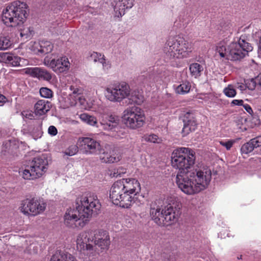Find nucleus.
Segmentation results:
<instances>
[{
  "instance_id": "nucleus-1",
  "label": "nucleus",
  "mask_w": 261,
  "mask_h": 261,
  "mask_svg": "<svg viewBox=\"0 0 261 261\" xmlns=\"http://www.w3.org/2000/svg\"><path fill=\"white\" fill-rule=\"evenodd\" d=\"M76 208L68 209L64 215V223L69 227L83 228L92 214L97 215L100 204L97 197L83 196L76 200Z\"/></svg>"
},
{
  "instance_id": "nucleus-2",
  "label": "nucleus",
  "mask_w": 261,
  "mask_h": 261,
  "mask_svg": "<svg viewBox=\"0 0 261 261\" xmlns=\"http://www.w3.org/2000/svg\"><path fill=\"white\" fill-rule=\"evenodd\" d=\"M110 244V237L106 231L97 232L91 230L80 233L77 237V248L81 251H87L93 255L107 250Z\"/></svg>"
},
{
  "instance_id": "nucleus-3",
  "label": "nucleus",
  "mask_w": 261,
  "mask_h": 261,
  "mask_svg": "<svg viewBox=\"0 0 261 261\" xmlns=\"http://www.w3.org/2000/svg\"><path fill=\"white\" fill-rule=\"evenodd\" d=\"M245 35H242L238 42H232L228 46L223 41L220 42L216 46V52L221 58L230 61L240 60L252 51L253 47L246 41Z\"/></svg>"
},
{
  "instance_id": "nucleus-4",
  "label": "nucleus",
  "mask_w": 261,
  "mask_h": 261,
  "mask_svg": "<svg viewBox=\"0 0 261 261\" xmlns=\"http://www.w3.org/2000/svg\"><path fill=\"white\" fill-rule=\"evenodd\" d=\"M193 49L192 43L179 36L170 37L164 47V53L169 59H184L190 56Z\"/></svg>"
},
{
  "instance_id": "nucleus-5",
  "label": "nucleus",
  "mask_w": 261,
  "mask_h": 261,
  "mask_svg": "<svg viewBox=\"0 0 261 261\" xmlns=\"http://www.w3.org/2000/svg\"><path fill=\"white\" fill-rule=\"evenodd\" d=\"M195 153L190 148L180 147L173 151L171 156L172 165L179 171L176 178L178 176L182 177L184 174L189 175L190 172L188 170L195 164Z\"/></svg>"
},
{
  "instance_id": "nucleus-6",
  "label": "nucleus",
  "mask_w": 261,
  "mask_h": 261,
  "mask_svg": "<svg viewBox=\"0 0 261 261\" xmlns=\"http://www.w3.org/2000/svg\"><path fill=\"white\" fill-rule=\"evenodd\" d=\"M3 19L6 23H11V27H15L23 23L28 16L26 3L19 1L8 5L3 11Z\"/></svg>"
},
{
  "instance_id": "nucleus-7",
  "label": "nucleus",
  "mask_w": 261,
  "mask_h": 261,
  "mask_svg": "<svg viewBox=\"0 0 261 261\" xmlns=\"http://www.w3.org/2000/svg\"><path fill=\"white\" fill-rule=\"evenodd\" d=\"M180 208L168 204L161 212L159 207L151 205L150 214L152 220L159 226H168L176 221L180 214Z\"/></svg>"
},
{
  "instance_id": "nucleus-8",
  "label": "nucleus",
  "mask_w": 261,
  "mask_h": 261,
  "mask_svg": "<svg viewBox=\"0 0 261 261\" xmlns=\"http://www.w3.org/2000/svg\"><path fill=\"white\" fill-rule=\"evenodd\" d=\"M110 198L116 205L128 208L134 202V198L125 190L124 184L122 180H116L112 186Z\"/></svg>"
},
{
  "instance_id": "nucleus-9",
  "label": "nucleus",
  "mask_w": 261,
  "mask_h": 261,
  "mask_svg": "<svg viewBox=\"0 0 261 261\" xmlns=\"http://www.w3.org/2000/svg\"><path fill=\"white\" fill-rule=\"evenodd\" d=\"M47 165V160L44 156L35 158L31 163V170L25 169L23 171V178L36 179L41 177L45 172Z\"/></svg>"
},
{
  "instance_id": "nucleus-10",
  "label": "nucleus",
  "mask_w": 261,
  "mask_h": 261,
  "mask_svg": "<svg viewBox=\"0 0 261 261\" xmlns=\"http://www.w3.org/2000/svg\"><path fill=\"white\" fill-rule=\"evenodd\" d=\"M124 120L126 125L132 129L142 127L145 123V115L138 107L128 108L124 111Z\"/></svg>"
},
{
  "instance_id": "nucleus-11",
  "label": "nucleus",
  "mask_w": 261,
  "mask_h": 261,
  "mask_svg": "<svg viewBox=\"0 0 261 261\" xmlns=\"http://www.w3.org/2000/svg\"><path fill=\"white\" fill-rule=\"evenodd\" d=\"M130 88L129 85L124 82L114 85L106 89V97L112 102L122 101L129 97Z\"/></svg>"
},
{
  "instance_id": "nucleus-12",
  "label": "nucleus",
  "mask_w": 261,
  "mask_h": 261,
  "mask_svg": "<svg viewBox=\"0 0 261 261\" xmlns=\"http://www.w3.org/2000/svg\"><path fill=\"white\" fill-rule=\"evenodd\" d=\"M210 180H176L178 188L185 194L192 195L205 189Z\"/></svg>"
},
{
  "instance_id": "nucleus-13",
  "label": "nucleus",
  "mask_w": 261,
  "mask_h": 261,
  "mask_svg": "<svg viewBox=\"0 0 261 261\" xmlns=\"http://www.w3.org/2000/svg\"><path fill=\"white\" fill-rule=\"evenodd\" d=\"M45 207L46 204L44 202H40L33 198L23 200L20 208L24 214L35 216L44 212Z\"/></svg>"
},
{
  "instance_id": "nucleus-14",
  "label": "nucleus",
  "mask_w": 261,
  "mask_h": 261,
  "mask_svg": "<svg viewBox=\"0 0 261 261\" xmlns=\"http://www.w3.org/2000/svg\"><path fill=\"white\" fill-rule=\"evenodd\" d=\"M77 145L81 150L87 154H97L100 153L101 150L100 143L91 138H79Z\"/></svg>"
},
{
  "instance_id": "nucleus-15",
  "label": "nucleus",
  "mask_w": 261,
  "mask_h": 261,
  "mask_svg": "<svg viewBox=\"0 0 261 261\" xmlns=\"http://www.w3.org/2000/svg\"><path fill=\"white\" fill-rule=\"evenodd\" d=\"M44 63L47 66L50 67L54 71L59 73L68 70L69 68V62L66 57H61L57 59H49L45 58Z\"/></svg>"
},
{
  "instance_id": "nucleus-16",
  "label": "nucleus",
  "mask_w": 261,
  "mask_h": 261,
  "mask_svg": "<svg viewBox=\"0 0 261 261\" xmlns=\"http://www.w3.org/2000/svg\"><path fill=\"white\" fill-rule=\"evenodd\" d=\"M217 173V171H213L212 173L210 167L201 165L197 167L195 171L190 172L189 175H187V177L194 178L196 176L199 179H211L213 177L214 179H215L217 178L215 176Z\"/></svg>"
},
{
  "instance_id": "nucleus-17",
  "label": "nucleus",
  "mask_w": 261,
  "mask_h": 261,
  "mask_svg": "<svg viewBox=\"0 0 261 261\" xmlns=\"http://www.w3.org/2000/svg\"><path fill=\"white\" fill-rule=\"evenodd\" d=\"M184 127L182 130L183 136H186L190 132L194 131L197 126L194 114L190 112H186L183 116Z\"/></svg>"
},
{
  "instance_id": "nucleus-18",
  "label": "nucleus",
  "mask_w": 261,
  "mask_h": 261,
  "mask_svg": "<svg viewBox=\"0 0 261 261\" xmlns=\"http://www.w3.org/2000/svg\"><path fill=\"white\" fill-rule=\"evenodd\" d=\"M99 159L102 163L112 164L120 161L121 155L115 150H106L100 153Z\"/></svg>"
},
{
  "instance_id": "nucleus-19",
  "label": "nucleus",
  "mask_w": 261,
  "mask_h": 261,
  "mask_svg": "<svg viewBox=\"0 0 261 261\" xmlns=\"http://www.w3.org/2000/svg\"><path fill=\"white\" fill-rule=\"evenodd\" d=\"M134 5V0H118L114 7L115 15L121 17L125 14V9L131 8Z\"/></svg>"
},
{
  "instance_id": "nucleus-20",
  "label": "nucleus",
  "mask_w": 261,
  "mask_h": 261,
  "mask_svg": "<svg viewBox=\"0 0 261 261\" xmlns=\"http://www.w3.org/2000/svg\"><path fill=\"white\" fill-rule=\"evenodd\" d=\"M25 73L30 74L32 76L49 81L51 79L50 73L45 69L39 67L27 68L25 69Z\"/></svg>"
},
{
  "instance_id": "nucleus-21",
  "label": "nucleus",
  "mask_w": 261,
  "mask_h": 261,
  "mask_svg": "<svg viewBox=\"0 0 261 261\" xmlns=\"http://www.w3.org/2000/svg\"><path fill=\"white\" fill-rule=\"evenodd\" d=\"M119 118L117 116L110 115L103 118L100 124L105 130H110L117 127L119 124Z\"/></svg>"
},
{
  "instance_id": "nucleus-22",
  "label": "nucleus",
  "mask_w": 261,
  "mask_h": 261,
  "mask_svg": "<svg viewBox=\"0 0 261 261\" xmlns=\"http://www.w3.org/2000/svg\"><path fill=\"white\" fill-rule=\"evenodd\" d=\"M0 61L8 66L17 67L20 65V58L9 53H0Z\"/></svg>"
},
{
  "instance_id": "nucleus-23",
  "label": "nucleus",
  "mask_w": 261,
  "mask_h": 261,
  "mask_svg": "<svg viewBox=\"0 0 261 261\" xmlns=\"http://www.w3.org/2000/svg\"><path fill=\"white\" fill-rule=\"evenodd\" d=\"M33 47L37 54H46L52 50L53 46L49 41L42 40L35 42Z\"/></svg>"
},
{
  "instance_id": "nucleus-24",
  "label": "nucleus",
  "mask_w": 261,
  "mask_h": 261,
  "mask_svg": "<svg viewBox=\"0 0 261 261\" xmlns=\"http://www.w3.org/2000/svg\"><path fill=\"white\" fill-rule=\"evenodd\" d=\"M50 102L47 100H38L34 106L35 113L39 116L45 114L50 109Z\"/></svg>"
},
{
  "instance_id": "nucleus-25",
  "label": "nucleus",
  "mask_w": 261,
  "mask_h": 261,
  "mask_svg": "<svg viewBox=\"0 0 261 261\" xmlns=\"http://www.w3.org/2000/svg\"><path fill=\"white\" fill-rule=\"evenodd\" d=\"M125 190L130 194L136 195L141 190L140 184L138 180H125Z\"/></svg>"
},
{
  "instance_id": "nucleus-26",
  "label": "nucleus",
  "mask_w": 261,
  "mask_h": 261,
  "mask_svg": "<svg viewBox=\"0 0 261 261\" xmlns=\"http://www.w3.org/2000/svg\"><path fill=\"white\" fill-rule=\"evenodd\" d=\"M50 261H77L70 254L62 251H57L51 257Z\"/></svg>"
},
{
  "instance_id": "nucleus-27",
  "label": "nucleus",
  "mask_w": 261,
  "mask_h": 261,
  "mask_svg": "<svg viewBox=\"0 0 261 261\" xmlns=\"http://www.w3.org/2000/svg\"><path fill=\"white\" fill-rule=\"evenodd\" d=\"M128 98L132 103L138 105L142 104L144 100L142 92L139 90H134L132 92L130 91V95Z\"/></svg>"
},
{
  "instance_id": "nucleus-28",
  "label": "nucleus",
  "mask_w": 261,
  "mask_h": 261,
  "mask_svg": "<svg viewBox=\"0 0 261 261\" xmlns=\"http://www.w3.org/2000/svg\"><path fill=\"white\" fill-rule=\"evenodd\" d=\"M189 70L191 75L195 78H197L201 75L203 71V67L199 63H194L190 65Z\"/></svg>"
},
{
  "instance_id": "nucleus-29",
  "label": "nucleus",
  "mask_w": 261,
  "mask_h": 261,
  "mask_svg": "<svg viewBox=\"0 0 261 261\" xmlns=\"http://www.w3.org/2000/svg\"><path fill=\"white\" fill-rule=\"evenodd\" d=\"M126 173V169L122 167L118 169H108L106 171V175L109 177L112 178H120L123 177V175Z\"/></svg>"
},
{
  "instance_id": "nucleus-30",
  "label": "nucleus",
  "mask_w": 261,
  "mask_h": 261,
  "mask_svg": "<svg viewBox=\"0 0 261 261\" xmlns=\"http://www.w3.org/2000/svg\"><path fill=\"white\" fill-rule=\"evenodd\" d=\"M191 87L190 83L188 81H185L177 87L176 91L178 94H184L189 92Z\"/></svg>"
},
{
  "instance_id": "nucleus-31",
  "label": "nucleus",
  "mask_w": 261,
  "mask_h": 261,
  "mask_svg": "<svg viewBox=\"0 0 261 261\" xmlns=\"http://www.w3.org/2000/svg\"><path fill=\"white\" fill-rule=\"evenodd\" d=\"M80 118L82 121L92 126H95L97 123V120L95 117L85 113L81 114Z\"/></svg>"
},
{
  "instance_id": "nucleus-32",
  "label": "nucleus",
  "mask_w": 261,
  "mask_h": 261,
  "mask_svg": "<svg viewBox=\"0 0 261 261\" xmlns=\"http://www.w3.org/2000/svg\"><path fill=\"white\" fill-rule=\"evenodd\" d=\"M12 45L9 37L5 36L0 37V50H6Z\"/></svg>"
},
{
  "instance_id": "nucleus-33",
  "label": "nucleus",
  "mask_w": 261,
  "mask_h": 261,
  "mask_svg": "<svg viewBox=\"0 0 261 261\" xmlns=\"http://www.w3.org/2000/svg\"><path fill=\"white\" fill-rule=\"evenodd\" d=\"M89 60L94 62H98L102 64L105 62L104 56L97 52L92 53L89 57Z\"/></svg>"
},
{
  "instance_id": "nucleus-34",
  "label": "nucleus",
  "mask_w": 261,
  "mask_h": 261,
  "mask_svg": "<svg viewBox=\"0 0 261 261\" xmlns=\"http://www.w3.org/2000/svg\"><path fill=\"white\" fill-rule=\"evenodd\" d=\"M143 138L146 141L153 143H160L162 141V139L155 134L146 135Z\"/></svg>"
},
{
  "instance_id": "nucleus-35",
  "label": "nucleus",
  "mask_w": 261,
  "mask_h": 261,
  "mask_svg": "<svg viewBox=\"0 0 261 261\" xmlns=\"http://www.w3.org/2000/svg\"><path fill=\"white\" fill-rule=\"evenodd\" d=\"M40 95L44 98H49L53 96V91L46 87H42L40 89Z\"/></svg>"
},
{
  "instance_id": "nucleus-36",
  "label": "nucleus",
  "mask_w": 261,
  "mask_h": 261,
  "mask_svg": "<svg viewBox=\"0 0 261 261\" xmlns=\"http://www.w3.org/2000/svg\"><path fill=\"white\" fill-rule=\"evenodd\" d=\"M79 148V145H72L65 151L64 153L67 155L72 156L77 152Z\"/></svg>"
},
{
  "instance_id": "nucleus-37",
  "label": "nucleus",
  "mask_w": 261,
  "mask_h": 261,
  "mask_svg": "<svg viewBox=\"0 0 261 261\" xmlns=\"http://www.w3.org/2000/svg\"><path fill=\"white\" fill-rule=\"evenodd\" d=\"M223 92L229 97H233L236 95V91L231 85H228L224 89Z\"/></svg>"
},
{
  "instance_id": "nucleus-38",
  "label": "nucleus",
  "mask_w": 261,
  "mask_h": 261,
  "mask_svg": "<svg viewBox=\"0 0 261 261\" xmlns=\"http://www.w3.org/2000/svg\"><path fill=\"white\" fill-rule=\"evenodd\" d=\"M256 86H257V82H256L255 78L252 79L246 83V88L250 90H254Z\"/></svg>"
},
{
  "instance_id": "nucleus-39",
  "label": "nucleus",
  "mask_w": 261,
  "mask_h": 261,
  "mask_svg": "<svg viewBox=\"0 0 261 261\" xmlns=\"http://www.w3.org/2000/svg\"><path fill=\"white\" fill-rule=\"evenodd\" d=\"M242 153L248 154L252 151V148L250 147V144L247 142L244 144L241 148Z\"/></svg>"
},
{
  "instance_id": "nucleus-40",
  "label": "nucleus",
  "mask_w": 261,
  "mask_h": 261,
  "mask_svg": "<svg viewBox=\"0 0 261 261\" xmlns=\"http://www.w3.org/2000/svg\"><path fill=\"white\" fill-rule=\"evenodd\" d=\"M234 141L233 140H228V141H220V144L225 147L227 150H229L232 146Z\"/></svg>"
},
{
  "instance_id": "nucleus-41",
  "label": "nucleus",
  "mask_w": 261,
  "mask_h": 261,
  "mask_svg": "<svg viewBox=\"0 0 261 261\" xmlns=\"http://www.w3.org/2000/svg\"><path fill=\"white\" fill-rule=\"evenodd\" d=\"M253 38L256 40V41L258 39H259V43H258V48L261 51V32L257 31L255 32L254 33L252 34Z\"/></svg>"
},
{
  "instance_id": "nucleus-42",
  "label": "nucleus",
  "mask_w": 261,
  "mask_h": 261,
  "mask_svg": "<svg viewBox=\"0 0 261 261\" xmlns=\"http://www.w3.org/2000/svg\"><path fill=\"white\" fill-rule=\"evenodd\" d=\"M70 89L72 91V94L74 97L76 95H81L82 93V90L81 89L76 88L73 86H70Z\"/></svg>"
},
{
  "instance_id": "nucleus-43",
  "label": "nucleus",
  "mask_w": 261,
  "mask_h": 261,
  "mask_svg": "<svg viewBox=\"0 0 261 261\" xmlns=\"http://www.w3.org/2000/svg\"><path fill=\"white\" fill-rule=\"evenodd\" d=\"M252 142H253L255 148L261 146V136L252 139Z\"/></svg>"
},
{
  "instance_id": "nucleus-44",
  "label": "nucleus",
  "mask_w": 261,
  "mask_h": 261,
  "mask_svg": "<svg viewBox=\"0 0 261 261\" xmlns=\"http://www.w3.org/2000/svg\"><path fill=\"white\" fill-rule=\"evenodd\" d=\"M48 133L51 136H55L58 133V130L56 127L53 125H51L48 129Z\"/></svg>"
},
{
  "instance_id": "nucleus-45",
  "label": "nucleus",
  "mask_w": 261,
  "mask_h": 261,
  "mask_svg": "<svg viewBox=\"0 0 261 261\" xmlns=\"http://www.w3.org/2000/svg\"><path fill=\"white\" fill-rule=\"evenodd\" d=\"M243 100L234 99L231 102V105H237V106H243Z\"/></svg>"
},
{
  "instance_id": "nucleus-46",
  "label": "nucleus",
  "mask_w": 261,
  "mask_h": 261,
  "mask_svg": "<svg viewBox=\"0 0 261 261\" xmlns=\"http://www.w3.org/2000/svg\"><path fill=\"white\" fill-rule=\"evenodd\" d=\"M244 108L246 110V111L250 114H252L253 113V110L251 107L248 105L245 104L243 105Z\"/></svg>"
},
{
  "instance_id": "nucleus-47",
  "label": "nucleus",
  "mask_w": 261,
  "mask_h": 261,
  "mask_svg": "<svg viewBox=\"0 0 261 261\" xmlns=\"http://www.w3.org/2000/svg\"><path fill=\"white\" fill-rule=\"evenodd\" d=\"M255 78L256 79V82H257V86L261 87V73L259 74Z\"/></svg>"
},
{
  "instance_id": "nucleus-48",
  "label": "nucleus",
  "mask_w": 261,
  "mask_h": 261,
  "mask_svg": "<svg viewBox=\"0 0 261 261\" xmlns=\"http://www.w3.org/2000/svg\"><path fill=\"white\" fill-rule=\"evenodd\" d=\"M6 97L4 95L0 94V102H5L6 101Z\"/></svg>"
},
{
  "instance_id": "nucleus-49",
  "label": "nucleus",
  "mask_w": 261,
  "mask_h": 261,
  "mask_svg": "<svg viewBox=\"0 0 261 261\" xmlns=\"http://www.w3.org/2000/svg\"><path fill=\"white\" fill-rule=\"evenodd\" d=\"M248 144H250V147L252 148V151L254 148H256L255 146H254V143L253 142H252V139H251L249 142H247Z\"/></svg>"
},
{
  "instance_id": "nucleus-50",
  "label": "nucleus",
  "mask_w": 261,
  "mask_h": 261,
  "mask_svg": "<svg viewBox=\"0 0 261 261\" xmlns=\"http://www.w3.org/2000/svg\"><path fill=\"white\" fill-rule=\"evenodd\" d=\"M245 88H246V85H241L239 86V87H238V88H239L242 91L244 90Z\"/></svg>"
},
{
  "instance_id": "nucleus-51",
  "label": "nucleus",
  "mask_w": 261,
  "mask_h": 261,
  "mask_svg": "<svg viewBox=\"0 0 261 261\" xmlns=\"http://www.w3.org/2000/svg\"><path fill=\"white\" fill-rule=\"evenodd\" d=\"M27 113H29V112H23L22 113V115H24V113H26L25 116L27 117H29V116H31L32 115L31 113H29V114H28Z\"/></svg>"
},
{
  "instance_id": "nucleus-52",
  "label": "nucleus",
  "mask_w": 261,
  "mask_h": 261,
  "mask_svg": "<svg viewBox=\"0 0 261 261\" xmlns=\"http://www.w3.org/2000/svg\"><path fill=\"white\" fill-rule=\"evenodd\" d=\"M20 35L21 37L27 36L28 35L25 33H24L23 31H21L20 33Z\"/></svg>"
},
{
  "instance_id": "nucleus-53",
  "label": "nucleus",
  "mask_w": 261,
  "mask_h": 261,
  "mask_svg": "<svg viewBox=\"0 0 261 261\" xmlns=\"http://www.w3.org/2000/svg\"><path fill=\"white\" fill-rule=\"evenodd\" d=\"M123 180H124V179H127V178H122ZM128 179H133L132 178H128Z\"/></svg>"
}]
</instances>
